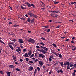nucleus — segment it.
Returning <instances> with one entry per match:
<instances>
[{"instance_id": "de8ad7c7", "label": "nucleus", "mask_w": 76, "mask_h": 76, "mask_svg": "<svg viewBox=\"0 0 76 76\" xmlns=\"http://www.w3.org/2000/svg\"><path fill=\"white\" fill-rule=\"evenodd\" d=\"M36 48H37L39 49V48H39V46H36Z\"/></svg>"}, {"instance_id": "412c9836", "label": "nucleus", "mask_w": 76, "mask_h": 76, "mask_svg": "<svg viewBox=\"0 0 76 76\" xmlns=\"http://www.w3.org/2000/svg\"><path fill=\"white\" fill-rule=\"evenodd\" d=\"M9 46V47H10V48L11 49H12V50H13V49H14L13 48V47H12V46L11 45H8Z\"/></svg>"}, {"instance_id": "58836bf2", "label": "nucleus", "mask_w": 76, "mask_h": 76, "mask_svg": "<svg viewBox=\"0 0 76 76\" xmlns=\"http://www.w3.org/2000/svg\"><path fill=\"white\" fill-rule=\"evenodd\" d=\"M44 50L43 49H37V51H41V50Z\"/></svg>"}, {"instance_id": "ddd939ff", "label": "nucleus", "mask_w": 76, "mask_h": 76, "mask_svg": "<svg viewBox=\"0 0 76 76\" xmlns=\"http://www.w3.org/2000/svg\"><path fill=\"white\" fill-rule=\"evenodd\" d=\"M39 64L41 65V66H42V65H43V62L41 61H39Z\"/></svg>"}, {"instance_id": "2f4dec72", "label": "nucleus", "mask_w": 76, "mask_h": 76, "mask_svg": "<svg viewBox=\"0 0 76 76\" xmlns=\"http://www.w3.org/2000/svg\"><path fill=\"white\" fill-rule=\"evenodd\" d=\"M27 21L28 22H29L31 21V19L30 18H28V19H27Z\"/></svg>"}, {"instance_id": "72a5a7b5", "label": "nucleus", "mask_w": 76, "mask_h": 76, "mask_svg": "<svg viewBox=\"0 0 76 76\" xmlns=\"http://www.w3.org/2000/svg\"><path fill=\"white\" fill-rule=\"evenodd\" d=\"M31 56H30V58L33 57H34V54H32L31 55H30Z\"/></svg>"}, {"instance_id": "39448f33", "label": "nucleus", "mask_w": 76, "mask_h": 76, "mask_svg": "<svg viewBox=\"0 0 76 76\" xmlns=\"http://www.w3.org/2000/svg\"><path fill=\"white\" fill-rule=\"evenodd\" d=\"M39 58H44V57H45V56H44V55L43 54H39Z\"/></svg>"}, {"instance_id": "6e6552de", "label": "nucleus", "mask_w": 76, "mask_h": 76, "mask_svg": "<svg viewBox=\"0 0 76 76\" xmlns=\"http://www.w3.org/2000/svg\"><path fill=\"white\" fill-rule=\"evenodd\" d=\"M18 42L20 43H23V40L22 39H18Z\"/></svg>"}, {"instance_id": "69168bd1", "label": "nucleus", "mask_w": 76, "mask_h": 76, "mask_svg": "<svg viewBox=\"0 0 76 76\" xmlns=\"http://www.w3.org/2000/svg\"><path fill=\"white\" fill-rule=\"evenodd\" d=\"M9 7H10V10H12V7H10V6H9Z\"/></svg>"}, {"instance_id": "052dcab7", "label": "nucleus", "mask_w": 76, "mask_h": 76, "mask_svg": "<svg viewBox=\"0 0 76 76\" xmlns=\"http://www.w3.org/2000/svg\"><path fill=\"white\" fill-rule=\"evenodd\" d=\"M71 43L72 44H73V43H74V42L72 40V41H71Z\"/></svg>"}, {"instance_id": "e2e57ef3", "label": "nucleus", "mask_w": 76, "mask_h": 76, "mask_svg": "<svg viewBox=\"0 0 76 76\" xmlns=\"http://www.w3.org/2000/svg\"><path fill=\"white\" fill-rule=\"evenodd\" d=\"M50 58L53 59H55L53 57H52V56H50Z\"/></svg>"}, {"instance_id": "9d476101", "label": "nucleus", "mask_w": 76, "mask_h": 76, "mask_svg": "<svg viewBox=\"0 0 76 76\" xmlns=\"http://www.w3.org/2000/svg\"><path fill=\"white\" fill-rule=\"evenodd\" d=\"M27 6H28V7H31V6H32L33 7V8H35V5H34L33 4H31V5H27Z\"/></svg>"}, {"instance_id": "2eb2a0df", "label": "nucleus", "mask_w": 76, "mask_h": 76, "mask_svg": "<svg viewBox=\"0 0 76 76\" xmlns=\"http://www.w3.org/2000/svg\"><path fill=\"white\" fill-rule=\"evenodd\" d=\"M76 72V69H74V73H73V76H75V73Z\"/></svg>"}, {"instance_id": "dca6fc26", "label": "nucleus", "mask_w": 76, "mask_h": 76, "mask_svg": "<svg viewBox=\"0 0 76 76\" xmlns=\"http://www.w3.org/2000/svg\"><path fill=\"white\" fill-rule=\"evenodd\" d=\"M25 4H26V5H27V6H29L31 5V4H30V3H29L28 2L25 3Z\"/></svg>"}, {"instance_id": "a18cd8bd", "label": "nucleus", "mask_w": 76, "mask_h": 76, "mask_svg": "<svg viewBox=\"0 0 76 76\" xmlns=\"http://www.w3.org/2000/svg\"><path fill=\"white\" fill-rule=\"evenodd\" d=\"M23 52H26V49H24L23 50Z\"/></svg>"}, {"instance_id": "7c9ffc66", "label": "nucleus", "mask_w": 76, "mask_h": 76, "mask_svg": "<svg viewBox=\"0 0 76 76\" xmlns=\"http://www.w3.org/2000/svg\"><path fill=\"white\" fill-rule=\"evenodd\" d=\"M37 73V71L36 69H35V71H34V74H36V73Z\"/></svg>"}, {"instance_id": "f8f14e48", "label": "nucleus", "mask_w": 76, "mask_h": 76, "mask_svg": "<svg viewBox=\"0 0 76 76\" xmlns=\"http://www.w3.org/2000/svg\"><path fill=\"white\" fill-rule=\"evenodd\" d=\"M57 72H58V73H59L61 72V73H63V70L62 69L60 70V71L58 70L57 71Z\"/></svg>"}, {"instance_id": "4d7b16f0", "label": "nucleus", "mask_w": 76, "mask_h": 76, "mask_svg": "<svg viewBox=\"0 0 76 76\" xmlns=\"http://www.w3.org/2000/svg\"><path fill=\"white\" fill-rule=\"evenodd\" d=\"M42 10V11H43L44 10V8H42L41 9Z\"/></svg>"}, {"instance_id": "f257e3e1", "label": "nucleus", "mask_w": 76, "mask_h": 76, "mask_svg": "<svg viewBox=\"0 0 76 76\" xmlns=\"http://www.w3.org/2000/svg\"><path fill=\"white\" fill-rule=\"evenodd\" d=\"M59 64H61V66H63V64H64V66H69V65H70V64H69V62L68 61L64 63L63 62H59Z\"/></svg>"}, {"instance_id": "6ab92c4d", "label": "nucleus", "mask_w": 76, "mask_h": 76, "mask_svg": "<svg viewBox=\"0 0 76 76\" xmlns=\"http://www.w3.org/2000/svg\"><path fill=\"white\" fill-rule=\"evenodd\" d=\"M55 13H60V12L59 11H55Z\"/></svg>"}, {"instance_id": "5701e85b", "label": "nucleus", "mask_w": 76, "mask_h": 76, "mask_svg": "<svg viewBox=\"0 0 76 76\" xmlns=\"http://www.w3.org/2000/svg\"><path fill=\"white\" fill-rule=\"evenodd\" d=\"M13 65H10V68H14L15 67L14 66H13Z\"/></svg>"}, {"instance_id": "603ef678", "label": "nucleus", "mask_w": 76, "mask_h": 76, "mask_svg": "<svg viewBox=\"0 0 76 76\" xmlns=\"http://www.w3.org/2000/svg\"><path fill=\"white\" fill-rule=\"evenodd\" d=\"M69 39H66V40L65 41V42L68 41H69Z\"/></svg>"}, {"instance_id": "4468645a", "label": "nucleus", "mask_w": 76, "mask_h": 76, "mask_svg": "<svg viewBox=\"0 0 76 76\" xmlns=\"http://www.w3.org/2000/svg\"><path fill=\"white\" fill-rule=\"evenodd\" d=\"M0 39H2V38H1V37H0ZM0 42H1V43H2L4 45H5V43H4V42L1 41V40H0Z\"/></svg>"}, {"instance_id": "4c0bfd02", "label": "nucleus", "mask_w": 76, "mask_h": 76, "mask_svg": "<svg viewBox=\"0 0 76 76\" xmlns=\"http://www.w3.org/2000/svg\"><path fill=\"white\" fill-rule=\"evenodd\" d=\"M14 44V43H9V44H8V46L10 45V44Z\"/></svg>"}, {"instance_id": "37998d69", "label": "nucleus", "mask_w": 76, "mask_h": 76, "mask_svg": "<svg viewBox=\"0 0 76 76\" xmlns=\"http://www.w3.org/2000/svg\"><path fill=\"white\" fill-rule=\"evenodd\" d=\"M49 61L50 62L52 61V59H51V58H49Z\"/></svg>"}, {"instance_id": "0e129e2a", "label": "nucleus", "mask_w": 76, "mask_h": 76, "mask_svg": "<svg viewBox=\"0 0 76 76\" xmlns=\"http://www.w3.org/2000/svg\"><path fill=\"white\" fill-rule=\"evenodd\" d=\"M68 21H69L71 22H73V20H68Z\"/></svg>"}, {"instance_id": "c9c22d12", "label": "nucleus", "mask_w": 76, "mask_h": 76, "mask_svg": "<svg viewBox=\"0 0 76 76\" xmlns=\"http://www.w3.org/2000/svg\"><path fill=\"white\" fill-rule=\"evenodd\" d=\"M41 39H42V41H44V40H45V39H44V37H42L41 38Z\"/></svg>"}, {"instance_id": "c03bdc74", "label": "nucleus", "mask_w": 76, "mask_h": 76, "mask_svg": "<svg viewBox=\"0 0 76 76\" xmlns=\"http://www.w3.org/2000/svg\"><path fill=\"white\" fill-rule=\"evenodd\" d=\"M48 26H43V28H48Z\"/></svg>"}, {"instance_id": "ea45409f", "label": "nucleus", "mask_w": 76, "mask_h": 76, "mask_svg": "<svg viewBox=\"0 0 76 76\" xmlns=\"http://www.w3.org/2000/svg\"><path fill=\"white\" fill-rule=\"evenodd\" d=\"M59 3V2L54 1V4H58Z\"/></svg>"}, {"instance_id": "774afa93", "label": "nucleus", "mask_w": 76, "mask_h": 76, "mask_svg": "<svg viewBox=\"0 0 76 76\" xmlns=\"http://www.w3.org/2000/svg\"><path fill=\"white\" fill-rule=\"evenodd\" d=\"M52 73V72L50 71V72L49 73V74H50V75H51V74Z\"/></svg>"}, {"instance_id": "09e8293b", "label": "nucleus", "mask_w": 76, "mask_h": 76, "mask_svg": "<svg viewBox=\"0 0 76 76\" xmlns=\"http://www.w3.org/2000/svg\"><path fill=\"white\" fill-rule=\"evenodd\" d=\"M21 9H22V10H25V8L24 7H23V6H21Z\"/></svg>"}, {"instance_id": "393cba45", "label": "nucleus", "mask_w": 76, "mask_h": 76, "mask_svg": "<svg viewBox=\"0 0 76 76\" xmlns=\"http://www.w3.org/2000/svg\"><path fill=\"white\" fill-rule=\"evenodd\" d=\"M46 51L45 50V51L44 50H43L42 51H40L39 52H41L43 53H47V52L45 51Z\"/></svg>"}, {"instance_id": "473e14b6", "label": "nucleus", "mask_w": 76, "mask_h": 76, "mask_svg": "<svg viewBox=\"0 0 76 76\" xmlns=\"http://www.w3.org/2000/svg\"><path fill=\"white\" fill-rule=\"evenodd\" d=\"M17 40L18 39H13V40H12V41H14V42H16L17 41Z\"/></svg>"}, {"instance_id": "f3484780", "label": "nucleus", "mask_w": 76, "mask_h": 76, "mask_svg": "<svg viewBox=\"0 0 76 76\" xmlns=\"http://www.w3.org/2000/svg\"><path fill=\"white\" fill-rule=\"evenodd\" d=\"M20 19L21 20H26V18H25L23 17H22V18H20Z\"/></svg>"}, {"instance_id": "864d4df0", "label": "nucleus", "mask_w": 76, "mask_h": 76, "mask_svg": "<svg viewBox=\"0 0 76 76\" xmlns=\"http://www.w3.org/2000/svg\"><path fill=\"white\" fill-rule=\"evenodd\" d=\"M50 12H51L53 13H55V11H50Z\"/></svg>"}, {"instance_id": "bf43d9fd", "label": "nucleus", "mask_w": 76, "mask_h": 76, "mask_svg": "<svg viewBox=\"0 0 76 76\" xmlns=\"http://www.w3.org/2000/svg\"><path fill=\"white\" fill-rule=\"evenodd\" d=\"M0 73H1V74H3V72H2L1 71H0Z\"/></svg>"}, {"instance_id": "4be33fe9", "label": "nucleus", "mask_w": 76, "mask_h": 76, "mask_svg": "<svg viewBox=\"0 0 76 76\" xmlns=\"http://www.w3.org/2000/svg\"><path fill=\"white\" fill-rule=\"evenodd\" d=\"M70 64V65H69V66L70 65V67H72L73 66H76L74 65L71 64V63Z\"/></svg>"}, {"instance_id": "79ce46f5", "label": "nucleus", "mask_w": 76, "mask_h": 76, "mask_svg": "<svg viewBox=\"0 0 76 76\" xmlns=\"http://www.w3.org/2000/svg\"><path fill=\"white\" fill-rule=\"evenodd\" d=\"M15 70L17 71H19L20 69H19L18 68H16V69H15Z\"/></svg>"}, {"instance_id": "c756f323", "label": "nucleus", "mask_w": 76, "mask_h": 76, "mask_svg": "<svg viewBox=\"0 0 76 76\" xmlns=\"http://www.w3.org/2000/svg\"><path fill=\"white\" fill-rule=\"evenodd\" d=\"M29 63L31 64H34V62H33L32 61H29Z\"/></svg>"}, {"instance_id": "423d86ee", "label": "nucleus", "mask_w": 76, "mask_h": 76, "mask_svg": "<svg viewBox=\"0 0 76 76\" xmlns=\"http://www.w3.org/2000/svg\"><path fill=\"white\" fill-rule=\"evenodd\" d=\"M39 44H41V45H42V46H44V45H45V44L41 42L38 43H37V45H40Z\"/></svg>"}, {"instance_id": "7ed1b4c3", "label": "nucleus", "mask_w": 76, "mask_h": 76, "mask_svg": "<svg viewBox=\"0 0 76 76\" xmlns=\"http://www.w3.org/2000/svg\"><path fill=\"white\" fill-rule=\"evenodd\" d=\"M27 41L29 42L33 43L35 42V40L31 38H30V39L28 40H27Z\"/></svg>"}, {"instance_id": "a19ab883", "label": "nucleus", "mask_w": 76, "mask_h": 76, "mask_svg": "<svg viewBox=\"0 0 76 76\" xmlns=\"http://www.w3.org/2000/svg\"><path fill=\"white\" fill-rule=\"evenodd\" d=\"M50 31V29H48V30L47 31V32H49Z\"/></svg>"}, {"instance_id": "f704fd0d", "label": "nucleus", "mask_w": 76, "mask_h": 76, "mask_svg": "<svg viewBox=\"0 0 76 76\" xmlns=\"http://www.w3.org/2000/svg\"><path fill=\"white\" fill-rule=\"evenodd\" d=\"M19 26V25H13V27H18V26Z\"/></svg>"}, {"instance_id": "49530a36", "label": "nucleus", "mask_w": 76, "mask_h": 76, "mask_svg": "<svg viewBox=\"0 0 76 76\" xmlns=\"http://www.w3.org/2000/svg\"><path fill=\"white\" fill-rule=\"evenodd\" d=\"M29 60V59H28V58H26V61H28Z\"/></svg>"}, {"instance_id": "9b49d317", "label": "nucleus", "mask_w": 76, "mask_h": 76, "mask_svg": "<svg viewBox=\"0 0 76 76\" xmlns=\"http://www.w3.org/2000/svg\"><path fill=\"white\" fill-rule=\"evenodd\" d=\"M34 14H32L31 12H29L28 13V15L30 16V17H33V16H34Z\"/></svg>"}, {"instance_id": "aec40b11", "label": "nucleus", "mask_w": 76, "mask_h": 76, "mask_svg": "<svg viewBox=\"0 0 76 76\" xmlns=\"http://www.w3.org/2000/svg\"><path fill=\"white\" fill-rule=\"evenodd\" d=\"M28 55H29V56H30V55H31V54H32V52H31V50L29 51V52H28Z\"/></svg>"}, {"instance_id": "680f3d73", "label": "nucleus", "mask_w": 76, "mask_h": 76, "mask_svg": "<svg viewBox=\"0 0 76 76\" xmlns=\"http://www.w3.org/2000/svg\"><path fill=\"white\" fill-rule=\"evenodd\" d=\"M65 38H66V37H61V38L62 39H64Z\"/></svg>"}, {"instance_id": "bb28decb", "label": "nucleus", "mask_w": 76, "mask_h": 76, "mask_svg": "<svg viewBox=\"0 0 76 76\" xmlns=\"http://www.w3.org/2000/svg\"><path fill=\"white\" fill-rule=\"evenodd\" d=\"M10 73H11V72H7V76H10Z\"/></svg>"}, {"instance_id": "20e7f679", "label": "nucleus", "mask_w": 76, "mask_h": 76, "mask_svg": "<svg viewBox=\"0 0 76 76\" xmlns=\"http://www.w3.org/2000/svg\"><path fill=\"white\" fill-rule=\"evenodd\" d=\"M40 47L42 48H43V49H43V50H45L46 51H47V50H48V49H47V48H46L45 47H43L42 46H40Z\"/></svg>"}, {"instance_id": "3c124183", "label": "nucleus", "mask_w": 76, "mask_h": 76, "mask_svg": "<svg viewBox=\"0 0 76 76\" xmlns=\"http://www.w3.org/2000/svg\"><path fill=\"white\" fill-rule=\"evenodd\" d=\"M34 17L35 18H37V16L35 15H33L32 17Z\"/></svg>"}, {"instance_id": "338daca9", "label": "nucleus", "mask_w": 76, "mask_h": 76, "mask_svg": "<svg viewBox=\"0 0 76 76\" xmlns=\"http://www.w3.org/2000/svg\"><path fill=\"white\" fill-rule=\"evenodd\" d=\"M31 22H34V19H32V20H31Z\"/></svg>"}, {"instance_id": "c85d7f7f", "label": "nucleus", "mask_w": 76, "mask_h": 76, "mask_svg": "<svg viewBox=\"0 0 76 76\" xmlns=\"http://www.w3.org/2000/svg\"><path fill=\"white\" fill-rule=\"evenodd\" d=\"M53 46H54V47L56 48L57 47V46L56 45H55V44L53 43Z\"/></svg>"}, {"instance_id": "1a4fd4ad", "label": "nucleus", "mask_w": 76, "mask_h": 76, "mask_svg": "<svg viewBox=\"0 0 76 76\" xmlns=\"http://www.w3.org/2000/svg\"><path fill=\"white\" fill-rule=\"evenodd\" d=\"M72 49L71 50H72V51H75V50H76V46H72Z\"/></svg>"}, {"instance_id": "b1692460", "label": "nucleus", "mask_w": 76, "mask_h": 76, "mask_svg": "<svg viewBox=\"0 0 76 76\" xmlns=\"http://www.w3.org/2000/svg\"><path fill=\"white\" fill-rule=\"evenodd\" d=\"M54 15H55L53 16V17L57 18V16H58V15H57V14H55Z\"/></svg>"}, {"instance_id": "13d9d810", "label": "nucleus", "mask_w": 76, "mask_h": 76, "mask_svg": "<svg viewBox=\"0 0 76 76\" xmlns=\"http://www.w3.org/2000/svg\"><path fill=\"white\" fill-rule=\"evenodd\" d=\"M20 62H22L23 61V59H20Z\"/></svg>"}, {"instance_id": "a878e982", "label": "nucleus", "mask_w": 76, "mask_h": 76, "mask_svg": "<svg viewBox=\"0 0 76 76\" xmlns=\"http://www.w3.org/2000/svg\"><path fill=\"white\" fill-rule=\"evenodd\" d=\"M37 70H38V71L39 72V71H40V68H39V67H37Z\"/></svg>"}, {"instance_id": "5fc2aeb1", "label": "nucleus", "mask_w": 76, "mask_h": 76, "mask_svg": "<svg viewBox=\"0 0 76 76\" xmlns=\"http://www.w3.org/2000/svg\"><path fill=\"white\" fill-rule=\"evenodd\" d=\"M34 62H37L38 61V59H36V60H34Z\"/></svg>"}, {"instance_id": "cd10ccee", "label": "nucleus", "mask_w": 76, "mask_h": 76, "mask_svg": "<svg viewBox=\"0 0 76 76\" xmlns=\"http://www.w3.org/2000/svg\"><path fill=\"white\" fill-rule=\"evenodd\" d=\"M76 4V2H72L70 4H71V5H73V4Z\"/></svg>"}, {"instance_id": "6e6d98bb", "label": "nucleus", "mask_w": 76, "mask_h": 76, "mask_svg": "<svg viewBox=\"0 0 76 76\" xmlns=\"http://www.w3.org/2000/svg\"><path fill=\"white\" fill-rule=\"evenodd\" d=\"M30 69L31 70H33V67H31L30 68Z\"/></svg>"}, {"instance_id": "a211bd4d", "label": "nucleus", "mask_w": 76, "mask_h": 76, "mask_svg": "<svg viewBox=\"0 0 76 76\" xmlns=\"http://www.w3.org/2000/svg\"><path fill=\"white\" fill-rule=\"evenodd\" d=\"M12 58H13V60L15 61H16V60H16V57L14 56H12Z\"/></svg>"}, {"instance_id": "8fccbe9b", "label": "nucleus", "mask_w": 76, "mask_h": 76, "mask_svg": "<svg viewBox=\"0 0 76 76\" xmlns=\"http://www.w3.org/2000/svg\"><path fill=\"white\" fill-rule=\"evenodd\" d=\"M70 67H69V66H68L67 67H66V68H67V69H69Z\"/></svg>"}, {"instance_id": "f03ea898", "label": "nucleus", "mask_w": 76, "mask_h": 76, "mask_svg": "<svg viewBox=\"0 0 76 76\" xmlns=\"http://www.w3.org/2000/svg\"><path fill=\"white\" fill-rule=\"evenodd\" d=\"M51 52L52 53H53V54H54L56 56H58V55H59V57H60V58H62V55L61 54H59V53H55L52 51H51Z\"/></svg>"}, {"instance_id": "e433bc0d", "label": "nucleus", "mask_w": 76, "mask_h": 76, "mask_svg": "<svg viewBox=\"0 0 76 76\" xmlns=\"http://www.w3.org/2000/svg\"><path fill=\"white\" fill-rule=\"evenodd\" d=\"M60 25H59L57 26V27H56V28H60Z\"/></svg>"}, {"instance_id": "0eeeda50", "label": "nucleus", "mask_w": 76, "mask_h": 76, "mask_svg": "<svg viewBox=\"0 0 76 76\" xmlns=\"http://www.w3.org/2000/svg\"><path fill=\"white\" fill-rule=\"evenodd\" d=\"M28 56L29 55H28V53H25V54L24 55H23V56L26 57H29V56Z\"/></svg>"}]
</instances>
